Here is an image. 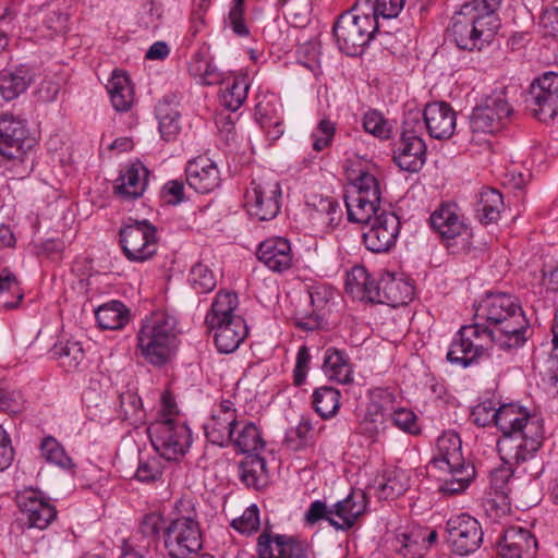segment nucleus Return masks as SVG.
Here are the masks:
<instances>
[{
  "label": "nucleus",
  "mask_w": 558,
  "mask_h": 558,
  "mask_svg": "<svg viewBox=\"0 0 558 558\" xmlns=\"http://www.w3.org/2000/svg\"><path fill=\"white\" fill-rule=\"evenodd\" d=\"M497 449L504 462L522 464L535 458L545 439L544 418L518 402L499 405Z\"/></svg>",
  "instance_id": "f257e3e1"
},
{
  "label": "nucleus",
  "mask_w": 558,
  "mask_h": 558,
  "mask_svg": "<svg viewBox=\"0 0 558 558\" xmlns=\"http://www.w3.org/2000/svg\"><path fill=\"white\" fill-rule=\"evenodd\" d=\"M475 322L487 327V339L500 349H517L526 342L529 322L517 299L506 293L487 294L475 307Z\"/></svg>",
  "instance_id": "f03ea898"
},
{
  "label": "nucleus",
  "mask_w": 558,
  "mask_h": 558,
  "mask_svg": "<svg viewBox=\"0 0 558 558\" xmlns=\"http://www.w3.org/2000/svg\"><path fill=\"white\" fill-rule=\"evenodd\" d=\"M502 0H471L452 16L450 33L460 49L483 50L500 26L495 11Z\"/></svg>",
  "instance_id": "7ed1b4c3"
},
{
  "label": "nucleus",
  "mask_w": 558,
  "mask_h": 558,
  "mask_svg": "<svg viewBox=\"0 0 558 558\" xmlns=\"http://www.w3.org/2000/svg\"><path fill=\"white\" fill-rule=\"evenodd\" d=\"M178 335L177 318L167 312H155L142 323L137 332V349L148 363L161 366L173 353Z\"/></svg>",
  "instance_id": "20e7f679"
},
{
  "label": "nucleus",
  "mask_w": 558,
  "mask_h": 558,
  "mask_svg": "<svg viewBox=\"0 0 558 558\" xmlns=\"http://www.w3.org/2000/svg\"><path fill=\"white\" fill-rule=\"evenodd\" d=\"M378 29L375 16L363 13L357 2L352 10L341 14L333 25V37L339 49L348 56L362 53Z\"/></svg>",
  "instance_id": "39448f33"
},
{
  "label": "nucleus",
  "mask_w": 558,
  "mask_h": 558,
  "mask_svg": "<svg viewBox=\"0 0 558 558\" xmlns=\"http://www.w3.org/2000/svg\"><path fill=\"white\" fill-rule=\"evenodd\" d=\"M380 203L381 190L377 178L368 171H361L347 190L348 219L354 223L365 225L384 211Z\"/></svg>",
  "instance_id": "423d86ee"
},
{
  "label": "nucleus",
  "mask_w": 558,
  "mask_h": 558,
  "mask_svg": "<svg viewBox=\"0 0 558 558\" xmlns=\"http://www.w3.org/2000/svg\"><path fill=\"white\" fill-rule=\"evenodd\" d=\"M163 545L170 558H194L203 548L202 531L194 509L170 520L165 526Z\"/></svg>",
  "instance_id": "0eeeda50"
},
{
  "label": "nucleus",
  "mask_w": 558,
  "mask_h": 558,
  "mask_svg": "<svg viewBox=\"0 0 558 558\" xmlns=\"http://www.w3.org/2000/svg\"><path fill=\"white\" fill-rule=\"evenodd\" d=\"M424 125L421 112H409L403 120L402 133L393 159L404 171H418L426 160V145L422 138Z\"/></svg>",
  "instance_id": "6e6552de"
},
{
  "label": "nucleus",
  "mask_w": 558,
  "mask_h": 558,
  "mask_svg": "<svg viewBox=\"0 0 558 558\" xmlns=\"http://www.w3.org/2000/svg\"><path fill=\"white\" fill-rule=\"evenodd\" d=\"M148 435L155 450L168 461L183 457L192 442L190 428L171 417L153 422Z\"/></svg>",
  "instance_id": "1a4fd4ad"
},
{
  "label": "nucleus",
  "mask_w": 558,
  "mask_h": 558,
  "mask_svg": "<svg viewBox=\"0 0 558 558\" xmlns=\"http://www.w3.org/2000/svg\"><path fill=\"white\" fill-rule=\"evenodd\" d=\"M157 229L147 220H136L124 226L119 233L123 254L130 262L143 263L150 259L158 248Z\"/></svg>",
  "instance_id": "9d476101"
},
{
  "label": "nucleus",
  "mask_w": 558,
  "mask_h": 558,
  "mask_svg": "<svg viewBox=\"0 0 558 558\" xmlns=\"http://www.w3.org/2000/svg\"><path fill=\"white\" fill-rule=\"evenodd\" d=\"M512 107L504 93H495L485 98L483 104L477 106L471 116V130L475 142L476 134H492L499 131L510 118Z\"/></svg>",
  "instance_id": "9b49d317"
},
{
  "label": "nucleus",
  "mask_w": 558,
  "mask_h": 558,
  "mask_svg": "<svg viewBox=\"0 0 558 558\" xmlns=\"http://www.w3.org/2000/svg\"><path fill=\"white\" fill-rule=\"evenodd\" d=\"M487 327L478 322L461 327L449 347L447 360L462 367L476 362L485 352L483 339L487 338Z\"/></svg>",
  "instance_id": "f8f14e48"
},
{
  "label": "nucleus",
  "mask_w": 558,
  "mask_h": 558,
  "mask_svg": "<svg viewBox=\"0 0 558 558\" xmlns=\"http://www.w3.org/2000/svg\"><path fill=\"white\" fill-rule=\"evenodd\" d=\"M248 213L262 221L274 219L280 211L281 189L269 172L252 179Z\"/></svg>",
  "instance_id": "ddd939ff"
},
{
  "label": "nucleus",
  "mask_w": 558,
  "mask_h": 558,
  "mask_svg": "<svg viewBox=\"0 0 558 558\" xmlns=\"http://www.w3.org/2000/svg\"><path fill=\"white\" fill-rule=\"evenodd\" d=\"M512 465L505 462V465L490 472L489 486L483 501V507L486 515L493 521H500L510 513L511 502L509 496L512 489Z\"/></svg>",
  "instance_id": "4468645a"
},
{
  "label": "nucleus",
  "mask_w": 558,
  "mask_h": 558,
  "mask_svg": "<svg viewBox=\"0 0 558 558\" xmlns=\"http://www.w3.org/2000/svg\"><path fill=\"white\" fill-rule=\"evenodd\" d=\"M448 542L460 556L475 551L482 541L483 531L480 522L469 513L451 515L447 521Z\"/></svg>",
  "instance_id": "2eb2a0df"
},
{
  "label": "nucleus",
  "mask_w": 558,
  "mask_h": 558,
  "mask_svg": "<svg viewBox=\"0 0 558 558\" xmlns=\"http://www.w3.org/2000/svg\"><path fill=\"white\" fill-rule=\"evenodd\" d=\"M366 225H368V228L363 233V241L368 251L386 253L396 245L401 223L395 213L381 211Z\"/></svg>",
  "instance_id": "dca6fc26"
},
{
  "label": "nucleus",
  "mask_w": 558,
  "mask_h": 558,
  "mask_svg": "<svg viewBox=\"0 0 558 558\" xmlns=\"http://www.w3.org/2000/svg\"><path fill=\"white\" fill-rule=\"evenodd\" d=\"M266 447L258 427L246 422V486L264 488L269 482Z\"/></svg>",
  "instance_id": "f3484780"
},
{
  "label": "nucleus",
  "mask_w": 558,
  "mask_h": 558,
  "mask_svg": "<svg viewBox=\"0 0 558 558\" xmlns=\"http://www.w3.org/2000/svg\"><path fill=\"white\" fill-rule=\"evenodd\" d=\"M533 116L548 122L558 114V73L546 72L531 87Z\"/></svg>",
  "instance_id": "a211bd4d"
},
{
  "label": "nucleus",
  "mask_w": 558,
  "mask_h": 558,
  "mask_svg": "<svg viewBox=\"0 0 558 558\" xmlns=\"http://www.w3.org/2000/svg\"><path fill=\"white\" fill-rule=\"evenodd\" d=\"M368 497L362 489H352L330 506L328 523L337 531H348L368 511Z\"/></svg>",
  "instance_id": "6ab92c4d"
},
{
  "label": "nucleus",
  "mask_w": 558,
  "mask_h": 558,
  "mask_svg": "<svg viewBox=\"0 0 558 558\" xmlns=\"http://www.w3.org/2000/svg\"><path fill=\"white\" fill-rule=\"evenodd\" d=\"M15 499L22 514L21 520L27 527L44 530L57 518L54 506L38 490L25 489Z\"/></svg>",
  "instance_id": "aec40b11"
},
{
  "label": "nucleus",
  "mask_w": 558,
  "mask_h": 558,
  "mask_svg": "<svg viewBox=\"0 0 558 558\" xmlns=\"http://www.w3.org/2000/svg\"><path fill=\"white\" fill-rule=\"evenodd\" d=\"M204 430L211 444L220 447L231 444L236 453H244V426L240 425L233 412H227V416L213 414L205 423Z\"/></svg>",
  "instance_id": "412c9836"
},
{
  "label": "nucleus",
  "mask_w": 558,
  "mask_h": 558,
  "mask_svg": "<svg viewBox=\"0 0 558 558\" xmlns=\"http://www.w3.org/2000/svg\"><path fill=\"white\" fill-rule=\"evenodd\" d=\"M35 146V138L27 134L24 123L12 116L0 119V154L8 159L22 158Z\"/></svg>",
  "instance_id": "4be33fe9"
},
{
  "label": "nucleus",
  "mask_w": 558,
  "mask_h": 558,
  "mask_svg": "<svg viewBox=\"0 0 558 558\" xmlns=\"http://www.w3.org/2000/svg\"><path fill=\"white\" fill-rule=\"evenodd\" d=\"M254 106V120L270 141H277L284 133L282 105L276 94L259 92Z\"/></svg>",
  "instance_id": "5701e85b"
},
{
  "label": "nucleus",
  "mask_w": 558,
  "mask_h": 558,
  "mask_svg": "<svg viewBox=\"0 0 558 558\" xmlns=\"http://www.w3.org/2000/svg\"><path fill=\"white\" fill-rule=\"evenodd\" d=\"M258 558H308L307 546L292 536L262 533L257 538Z\"/></svg>",
  "instance_id": "b1692460"
},
{
  "label": "nucleus",
  "mask_w": 558,
  "mask_h": 558,
  "mask_svg": "<svg viewBox=\"0 0 558 558\" xmlns=\"http://www.w3.org/2000/svg\"><path fill=\"white\" fill-rule=\"evenodd\" d=\"M421 121L432 137L445 140L454 133L457 116L447 102L435 101L426 105Z\"/></svg>",
  "instance_id": "393cba45"
},
{
  "label": "nucleus",
  "mask_w": 558,
  "mask_h": 558,
  "mask_svg": "<svg viewBox=\"0 0 558 558\" xmlns=\"http://www.w3.org/2000/svg\"><path fill=\"white\" fill-rule=\"evenodd\" d=\"M185 177L189 186L202 194L215 191L221 183L217 165L205 156H198L187 162Z\"/></svg>",
  "instance_id": "a878e982"
},
{
  "label": "nucleus",
  "mask_w": 558,
  "mask_h": 558,
  "mask_svg": "<svg viewBox=\"0 0 558 558\" xmlns=\"http://www.w3.org/2000/svg\"><path fill=\"white\" fill-rule=\"evenodd\" d=\"M379 300L374 303H386L391 306L408 304L414 296V287L403 275L385 272L378 281Z\"/></svg>",
  "instance_id": "bb28decb"
},
{
  "label": "nucleus",
  "mask_w": 558,
  "mask_h": 558,
  "mask_svg": "<svg viewBox=\"0 0 558 558\" xmlns=\"http://www.w3.org/2000/svg\"><path fill=\"white\" fill-rule=\"evenodd\" d=\"M256 256L267 268L277 272L289 269L293 258L290 242L281 236L263 241L256 250Z\"/></svg>",
  "instance_id": "cd10ccee"
},
{
  "label": "nucleus",
  "mask_w": 558,
  "mask_h": 558,
  "mask_svg": "<svg viewBox=\"0 0 558 558\" xmlns=\"http://www.w3.org/2000/svg\"><path fill=\"white\" fill-rule=\"evenodd\" d=\"M535 548V538L523 527L507 529L498 543V553L504 558H532Z\"/></svg>",
  "instance_id": "c85d7f7f"
},
{
  "label": "nucleus",
  "mask_w": 558,
  "mask_h": 558,
  "mask_svg": "<svg viewBox=\"0 0 558 558\" xmlns=\"http://www.w3.org/2000/svg\"><path fill=\"white\" fill-rule=\"evenodd\" d=\"M433 229L442 239L451 240L469 233L456 204H444L430 216Z\"/></svg>",
  "instance_id": "c756f323"
},
{
  "label": "nucleus",
  "mask_w": 558,
  "mask_h": 558,
  "mask_svg": "<svg viewBox=\"0 0 558 558\" xmlns=\"http://www.w3.org/2000/svg\"><path fill=\"white\" fill-rule=\"evenodd\" d=\"M437 470L441 473L438 476V490L444 495H457L465 492L475 477L474 466L465 461L458 465Z\"/></svg>",
  "instance_id": "7c9ffc66"
},
{
  "label": "nucleus",
  "mask_w": 558,
  "mask_h": 558,
  "mask_svg": "<svg viewBox=\"0 0 558 558\" xmlns=\"http://www.w3.org/2000/svg\"><path fill=\"white\" fill-rule=\"evenodd\" d=\"M35 78L32 68L21 64L0 71V93L5 100H13L23 94Z\"/></svg>",
  "instance_id": "2f4dec72"
},
{
  "label": "nucleus",
  "mask_w": 558,
  "mask_h": 558,
  "mask_svg": "<svg viewBox=\"0 0 558 558\" xmlns=\"http://www.w3.org/2000/svg\"><path fill=\"white\" fill-rule=\"evenodd\" d=\"M345 291L359 301L372 302L379 300L378 282L371 278L366 268L356 265L347 272Z\"/></svg>",
  "instance_id": "473e14b6"
},
{
  "label": "nucleus",
  "mask_w": 558,
  "mask_h": 558,
  "mask_svg": "<svg viewBox=\"0 0 558 558\" xmlns=\"http://www.w3.org/2000/svg\"><path fill=\"white\" fill-rule=\"evenodd\" d=\"M148 170L140 162L133 163L117 180L114 192L124 201L141 197L146 189Z\"/></svg>",
  "instance_id": "72a5a7b5"
},
{
  "label": "nucleus",
  "mask_w": 558,
  "mask_h": 558,
  "mask_svg": "<svg viewBox=\"0 0 558 558\" xmlns=\"http://www.w3.org/2000/svg\"><path fill=\"white\" fill-rule=\"evenodd\" d=\"M377 396L384 401V404L378 405V412L388 417L393 426L410 435L421 433L418 417L413 410L404 407L389 408L392 397L387 391H380Z\"/></svg>",
  "instance_id": "f704fd0d"
},
{
  "label": "nucleus",
  "mask_w": 558,
  "mask_h": 558,
  "mask_svg": "<svg viewBox=\"0 0 558 558\" xmlns=\"http://www.w3.org/2000/svg\"><path fill=\"white\" fill-rule=\"evenodd\" d=\"M307 205L312 208L311 219L322 228L332 230L342 220L341 206L331 197L313 195Z\"/></svg>",
  "instance_id": "c9c22d12"
},
{
  "label": "nucleus",
  "mask_w": 558,
  "mask_h": 558,
  "mask_svg": "<svg viewBox=\"0 0 558 558\" xmlns=\"http://www.w3.org/2000/svg\"><path fill=\"white\" fill-rule=\"evenodd\" d=\"M464 461L461 448V439L454 432L442 433L436 442V450L432 459L435 469L458 465Z\"/></svg>",
  "instance_id": "e433bc0d"
},
{
  "label": "nucleus",
  "mask_w": 558,
  "mask_h": 558,
  "mask_svg": "<svg viewBox=\"0 0 558 558\" xmlns=\"http://www.w3.org/2000/svg\"><path fill=\"white\" fill-rule=\"evenodd\" d=\"M323 372L328 379L347 385L353 380L354 368L344 351L328 348L324 354Z\"/></svg>",
  "instance_id": "4c0bfd02"
},
{
  "label": "nucleus",
  "mask_w": 558,
  "mask_h": 558,
  "mask_svg": "<svg viewBox=\"0 0 558 558\" xmlns=\"http://www.w3.org/2000/svg\"><path fill=\"white\" fill-rule=\"evenodd\" d=\"M313 314L298 319V326L304 330H315L324 325V311L335 298V290L327 286H315L308 291Z\"/></svg>",
  "instance_id": "58836bf2"
},
{
  "label": "nucleus",
  "mask_w": 558,
  "mask_h": 558,
  "mask_svg": "<svg viewBox=\"0 0 558 558\" xmlns=\"http://www.w3.org/2000/svg\"><path fill=\"white\" fill-rule=\"evenodd\" d=\"M207 328L209 331L215 330V343L221 353L235 351L240 343L244 341V319L241 316H236V320H229L217 326H207Z\"/></svg>",
  "instance_id": "ea45409f"
},
{
  "label": "nucleus",
  "mask_w": 558,
  "mask_h": 558,
  "mask_svg": "<svg viewBox=\"0 0 558 558\" xmlns=\"http://www.w3.org/2000/svg\"><path fill=\"white\" fill-rule=\"evenodd\" d=\"M412 471L402 468H388L378 482L377 493L379 498L393 499L404 494L410 485Z\"/></svg>",
  "instance_id": "a19ab883"
},
{
  "label": "nucleus",
  "mask_w": 558,
  "mask_h": 558,
  "mask_svg": "<svg viewBox=\"0 0 558 558\" xmlns=\"http://www.w3.org/2000/svg\"><path fill=\"white\" fill-rule=\"evenodd\" d=\"M179 101L175 97H163L156 107L159 132L166 141H172L181 130Z\"/></svg>",
  "instance_id": "79ce46f5"
},
{
  "label": "nucleus",
  "mask_w": 558,
  "mask_h": 558,
  "mask_svg": "<svg viewBox=\"0 0 558 558\" xmlns=\"http://www.w3.org/2000/svg\"><path fill=\"white\" fill-rule=\"evenodd\" d=\"M106 88L117 111L123 112L131 109L134 101V92L124 72L113 71Z\"/></svg>",
  "instance_id": "37998d69"
},
{
  "label": "nucleus",
  "mask_w": 558,
  "mask_h": 558,
  "mask_svg": "<svg viewBox=\"0 0 558 558\" xmlns=\"http://www.w3.org/2000/svg\"><path fill=\"white\" fill-rule=\"evenodd\" d=\"M189 72L203 85H215L221 82V74L213 64L207 47L199 48L192 56Z\"/></svg>",
  "instance_id": "c03bdc74"
},
{
  "label": "nucleus",
  "mask_w": 558,
  "mask_h": 558,
  "mask_svg": "<svg viewBox=\"0 0 558 558\" xmlns=\"http://www.w3.org/2000/svg\"><path fill=\"white\" fill-rule=\"evenodd\" d=\"M96 320L101 329L117 330L130 320L129 308L120 301H110L100 305L95 312Z\"/></svg>",
  "instance_id": "a18cd8bd"
},
{
  "label": "nucleus",
  "mask_w": 558,
  "mask_h": 558,
  "mask_svg": "<svg viewBox=\"0 0 558 558\" xmlns=\"http://www.w3.org/2000/svg\"><path fill=\"white\" fill-rule=\"evenodd\" d=\"M238 306V296L231 292H219L206 315V326H217L229 320H236L232 315Z\"/></svg>",
  "instance_id": "49530a36"
},
{
  "label": "nucleus",
  "mask_w": 558,
  "mask_h": 558,
  "mask_svg": "<svg viewBox=\"0 0 558 558\" xmlns=\"http://www.w3.org/2000/svg\"><path fill=\"white\" fill-rule=\"evenodd\" d=\"M52 352L60 366L66 372L80 369L85 361V351L81 342L75 340L69 339L58 342L53 345Z\"/></svg>",
  "instance_id": "de8ad7c7"
},
{
  "label": "nucleus",
  "mask_w": 558,
  "mask_h": 558,
  "mask_svg": "<svg viewBox=\"0 0 558 558\" xmlns=\"http://www.w3.org/2000/svg\"><path fill=\"white\" fill-rule=\"evenodd\" d=\"M312 398L316 413L323 418L333 417L340 409L341 393L333 387L322 386L314 390Z\"/></svg>",
  "instance_id": "09e8293b"
},
{
  "label": "nucleus",
  "mask_w": 558,
  "mask_h": 558,
  "mask_svg": "<svg viewBox=\"0 0 558 558\" xmlns=\"http://www.w3.org/2000/svg\"><path fill=\"white\" fill-rule=\"evenodd\" d=\"M392 547L403 558H422L427 553V545L420 538V533L413 531L397 534Z\"/></svg>",
  "instance_id": "8fccbe9b"
},
{
  "label": "nucleus",
  "mask_w": 558,
  "mask_h": 558,
  "mask_svg": "<svg viewBox=\"0 0 558 558\" xmlns=\"http://www.w3.org/2000/svg\"><path fill=\"white\" fill-rule=\"evenodd\" d=\"M22 300L23 293L15 275L3 269L0 275V308H15Z\"/></svg>",
  "instance_id": "3c124183"
},
{
  "label": "nucleus",
  "mask_w": 558,
  "mask_h": 558,
  "mask_svg": "<svg viewBox=\"0 0 558 558\" xmlns=\"http://www.w3.org/2000/svg\"><path fill=\"white\" fill-rule=\"evenodd\" d=\"M502 208L504 199L498 191L487 189L481 193L478 211L481 213V219L486 223L497 221Z\"/></svg>",
  "instance_id": "603ef678"
},
{
  "label": "nucleus",
  "mask_w": 558,
  "mask_h": 558,
  "mask_svg": "<svg viewBox=\"0 0 558 558\" xmlns=\"http://www.w3.org/2000/svg\"><path fill=\"white\" fill-rule=\"evenodd\" d=\"M337 132V124L327 117L320 118L311 132L312 148L323 151L330 147Z\"/></svg>",
  "instance_id": "864d4df0"
},
{
  "label": "nucleus",
  "mask_w": 558,
  "mask_h": 558,
  "mask_svg": "<svg viewBox=\"0 0 558 558\" xmlns=\"http://www.w3.org/2000/svg\"><path fill=\"white\" fill-rule=\"evenodd\" d=\"M361 3V11L366 14L375 16L378 22V17L393 19L399 15L403 9V0H376L374 3L369 0L359 1Z\"/></svg>",
  "instance_id": "5fc2aeb1"
},
{
  "label": "nucleus",
  "mask_w": 558,
  "mask_h": 558,
  "mask_svg": "<svg viewBox=\"0 0 558 558\" xmlns=\"http://www.w3.org/2000/svg\"><path fill=\"white\" fill-rule=\"evenodd\" d=\"M43 458L62 469H71L73 466L72 459L68 456L61 444L53 437L44 438L40 445Z\"/></svg>",
  "instance_id": "6e6d98bb"
},
{
  "label": "nucleus",
  "mask_w": 558,
  "mask_h": 558,
  "mask_svg": "<svg viewBox=\"0 0 558 558\" xmlns=\"http://www.w3.org/2000/svg\"><path fill=\"white\" fill-rule=\"evenodd\" d=\"M190 282L197 293H207L216 287L213 271L202 263H197L192 267Z\"/></svg>",
  "instance_id": "4d7b16f0"
},
{
  "label": "nucleus",
  "mask_w": 558,
  "mask_h": 558,
  "mask_svg": "<svg viewBox=\"0 0 558 558\" xmlns=\"http://www.w3.org/2000/svg\"><path fill=\"white\" fill-rule=\"evenodd\" d=\"M163 464L158 457L140 459L135 478L142 483H154L161 478Z\"/></svg>",
  "instance_id": "13d9d810"
},
{
  "label": "nucleus",
  "mask_w": 558,
  "mask_h": 558,
  "mask_svg": "<svg viewBox=\"0 0 558 558\" xmlns=\"http://www.w3.org/2000/svg\"><path fill=\"white\" fill-rule=\"evenodd\" d=\"M363 128L365 132L380 140L390 136V126L383 114L376 110L367 111L363 117Z\"/></svg>",
  "instance_id": "bf43d9fd"
},
{
  "label": "nucleus",
  "mask_w": 558,
  "mask_h": 558,
  "mask_svg": "<svg viewBox=\"0 0 558 558\" xmlns=\"http://www.w3.org/2000/svg\"><path fill=\"white\" fill-rule=\"evenodd\" d=\"M120 408L124 420H132L137 423L144 418L142 400L135 392L126 391L121 393Z\"/></svg>",
  "instance_id": "052dcab7"
},
{
  "label": "nucleus",
  "mask_w": 558,
  "mask_h": 558,
  "mask_svg": "<svg viewBox=\"0 0 558 558\" xmlns=\"http://www.w3.org/2000/svg\"><path fill=\"white\" fill-rule=\"evenodd\" d=\"M499 416V407H496L492 400H485L472 410L473 422L478 426L494 424L497 427Z\"/></svg>",
  "instance_id": "680f3d73"
},
{
  "label": "nucleus",
  "mask_w": 558,
  "mask_h": 558,
  "mask_svg": "<svg viewBox=\"0 0 558 558\" xmlns=\"http://www.w3.org/2000/svg\"><path fill=\"white\" fill-rule=\"evenodd\" d=\"M165 526V520L160 513L149 512L143 517L138 531L144 537L155 541L160 536L161 531L163 532Z\"/></svg>",
  "instance_id": "e2e57ef3"
},
{
  "label": "nucleus",
  "mask_w": 558,
  "mask_h": 558,
  "mask_svg": "<svg viewBox=\"0 0 558 558\" xmlns=\"http://www.w3.org/2000/svg\"><path fill=\"white\" fill-rule=\"evenodd\" d=\"M221 98L223 106L234 113L244 102V87L240 85L238 80L227 83Z\"/></svg>",
  "instance_id": "0e129e2a"
},
{
  "label": "nucleus",
  "mask_w": 558,
  "mask_h": 558,
  "mask_svg": "<svg viewBox=\"0 0 558 558\" xmlns=\"http://www.w3.org/2000/svg\"><path fill=\"white\" fill-rule=\"evenodd\" d=\"M44 24L47 29L56 34H65L69 29V13L60 8L48 9Z\"/></svg>",
  "instance_id": "69168bd1"
},
{
  "label": "nucleus",
  "mask_w": 558,
  "mask_h": 558,
  "mask_svg": "<svg viewBox=\"0 0 558 558\" xmlns=\"http://www.w3.org/2000/svg\"><path fill=\"white\" fill-rule=\"evenodd\" d=\"M319 57L320 48L316 41L304 43L298 48L299 62L311 71H315L318 68Z\"/></svg>",
  "instance_id": "338daca9"
},
{
  "label": "nucleus",
  "mask_w": 558,
  "mask_h": 558,
  "mask_svg": "<svg viewBox=\"0 0 558 558\" xmlns=\"http://www.w3.org/2000/svg\"><path fill=\"white\" fill-rule=\"evenodd\" d=\"M24 408V400L20 391L7 388L0 389V411L17 414Z\"/></svg>",
  "instance_id": "774afa93"
}]
</instances>
